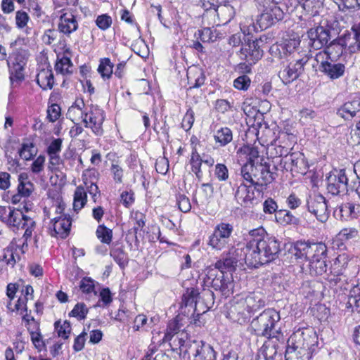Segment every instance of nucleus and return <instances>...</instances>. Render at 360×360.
<instances>
[{
	"mask_svg": "<svg viewBox=\"0 0 360 360\" xmlns=\"http://www.w3.org/2000/svg\"><path fill=\"white\" fill-rule=\"evenodd\" d=\"M96 234L97 238L103 243L110 244L112 238V231L104 225H99L97 227Z\"/></svg>",
	"mask_w": 360,
	"mask_h": 360,
	"instance_id": "obj_49",
	"label": "nucleus"
},
{
	"mask_svg": "<svg viewBox=\"0 0 360 360\" xmlns=\"http://www.w3.org/2000/svg\"><path fill=\"white\" fill-rule=\"evenodd\" d=\"M145 215L139 211H132L131 212L130 220L133 223L132 230L135 235L145 226Z\"/></svg>",
	"mask_w": 360,
	"mask_h": 360,
	"instance_id": "obj_46",
	"label": "nucleus"
},
{
	"mask_svg": "<svg viewBox=\"0 0 360 360\" xmlns=\"http://www.w3.org/2000/svg\"><path fill=\"white\" fill-rule=\"evenodd\" d=\"M309 244L310 243L304 240H298L291 247V254L295 256L298 262H304L307 257Z\"/></svg>",
	"mask_w": 360,
	"mask_h": 360,
	"instance_id": "obj_35",
	"label": "nucleus"
},
{
	"mask_svg": "<svg viewBox=\"0 0 360 360\" xmlns=\"http://www.w3.org/2000/svg\"><path fill=\"white\" fill-rule=\"evenodd\" d=\"M214 140L219 146H225L233 140V132L229 127H221L214 133Z\"/></svg>",
	"mask_w": 360,
	"mask_h": 360,
	"instance_id": "obj_36",
	"label": "nucleus"
},
{
	"mask_svg": "<svg viewBox=\"0 0 360 360\" xmlns=\"http://www.w3.org/2000/svg\"><path fill=\"white\" fill-rule=\"evenodd\" d=\"M327 189L333 195H338L347 191L348 179L343 169L335 170L328 177Z\"/></svg>",
	"mask_w": 360,
	"mask_h": 360,
	"instance_id": "obj_18",
	"label": "nucleus"
},
{
	"mask_svg": "<svg viewBox=\"0 0 360 360\" xmlns=\"http://www.w3.org/2000/svg\"><path fill=\"white\" fill-rule=\"evenodd\" d=\"M15 25L18 29L24 30L27 34L31 33L32 29L27 27L30 20L29 15L24 11H18L15 13Z\"/></svg>",
	"mask_w": 360,
	"mask_h": 360,
	"instance_id": "obj_47",
	"label": "nucleus"
},
{
	"mask_svg": "<svg viewBox=\"0 0 360 360\" xmlns=\"http://www.w3.org/2000/svg\"><path fill=\"white\" fill-rule=\"evenodd\" d=\"M283 341V339L277 341L275 338H267L261 348V353L266 360H273L277 354L278 342Z\"/></svg>",
	"mask_w": 360,
	"mask_h": 360,
	"instance_id": "obj_33",
	"label": "nucleus"
},
{
	"mask_svg": "<svg viewBox=\"0 0 360 360\" xmlns=\"http://www.w3.org/2000/svg\"><path fill=\"white\" fill-rule=\"evenodd\" d=\"M187 78L188 84L189 85L188 91L201 87L204 85L206 80V77L203 70L196 67L188 70Z\"/></svg>",
	"mask_w": 360,
	"mask_h": 360,
	"instance_id": "obj_29",
	"label": "nucleus"
},
{
	"mask_svg": "<svg viewBox=\"0 0 360 360\" xmlns=\"http://www.w3.org/2000/svg\"><path fill=\"white\" fill-rule=\"evenodd\" d=\"M300 44V39L297 35H293L292 37L285 39L283 45H281V48L283 51L288 53H292L295 50Z\"/></svg>",
	"mask_w": 360,
	"mask_h": 360,
	"instance_id": "obj_54",
	"label": "nucleus"
},
{
	"mask_svg": "<svg viewBox=\"0 0 360 360\" xmlns=\"http://www.w3.org/2000/svg\"><path fill=\"white\" fill-rule=\"evenodd\" d=\"M316 116V112L311 108H303L300 111V120L304 124L314 120Z\"/></svg>",
	"mask_w": 360,
	"mask_h": 360,
	"instance_id": "obj_60",
	"label": "nucleus"
},
{
	"mask_svg": "<svg viewBox=\"0 0 360 360\" xmlns=\"http://www.w3.org/2000/svg\"><path fill=\"white\" fill-rule=\"evenodd\" d=\"M205 272L204 281L207 286L226 297L233 293L234 281L231 274L219 272L216 269H206Z\"/></svg>",
	"mask_w": 360,
	"mask_h": 360,
	"instance_id": "obj_5",
	"label": "nucleus"
},
{
	"mask_svg": "<svg viewBox=\"0 0 360 360\" xmlns=\"http://www.w3.org/2000/svg\"><path fill=\"white\" fill-rule=\"evenodd\" d=\"M195 36L202 42H212L217 39V35L210 27L198 30L195 34Z\"/></svg>",
	"mask_w": 360,
	"mask_h": 360,
	"instance_id": "obj_53",
	"label": "nucleus"
},
{
	"mask_svg": "<svg viewBox=\"0 0 360 360\" xmlns=\"http://www.w3.org/2000/svg\"><path fill=\"white\" fill-rule=\"evenodd\" d=\"M308 58L303 57L290 61L283 65L279 71L278 76L285 84H288L295 80L304 72V67L307 64Z\"/></svg>",
	"mask_w": 360,
	"mask_h": 360,
	"instance_id": "obj_13",
	"label": "nucleus"
},
{
	"mask_svg": "<svg viewBox=\"0 0 360 360\" xmlns=\"http://www.w3.org/2000/svg\"><path fill=\"white\" fill-rule=\"evenodd\" d=\"M8 213L5 210L4 214L2 216V219L9 226H11L17 229H25L24 237L26 240L30 238L32 235V232L35 228L36 223L33 219L28 217L22 213L19 210L11 209L8 207Z\"/></svg>",
	"mask_w": 360,
	"mask_h": 360,
	"instance_id": "obj_7",
	"label": "nucleus"
},
{
	"mask_svg": "<svg viewBox=\"0 0 360 360\" xmlns=\"http://www.w3.org/2000/svg\"><path fill=\"white\" fill-rule=\"evenodd\" d=\"M228 250L224 252V255L229 259L230 262L234 266L238 263L243 264L245 262L248 266L252 267L250 260H248V255L250 252L251 248L249 247V241L246 243L245 246L240 244L236 245H229L227 248Z\"/></svg>",
	"mask_w": 360,
	"mask_h": 360,
	"instance_id": "obj_17",
	"label": "nucleus"
},
{
	"mask_svg": "<svg viewBox=\"0 0 360 360\" xmlns=\"http://www.w3.org/2000/svg\"><path fill=\"white\" fill-rule=\"evenodd\" d=\"M275 179L274 174L270 171V166L266 163H257L254 179L250 182L255 189L258 192H262L267 185Z\"/></svg>",
	"mask_w": 360,
	"mask_h": 360,
	"instance_id": "obj_16",
	"label": "nucleus"
},
{
	"mask_svg": "<svg viewBox=\"0 0 360 360\" xmlns=\"http://www.w3.org/2000/svg\"><path fill=\"white\" fill-rule=\"evenodd\" d=\"M188 340V334L183 330H180L178 316H176L174 320L169 322L163 338L157 340V342H169L172 350L177 353Z\"/></svg>",
	"mask_w": 360,
	"mask_h": 360,
	"instance_id": "obj_8",
	"label": "nucleus"
},
{
	"mask_svg": "<svg viewBox=\"0 0 360 360\" xmlns=\"http://www.w3.org/2000/svg\"><path fill=\"white\" fill-rule=\"evenodd\" d=\"M194 122V112L191 109H189L186 112L181 122V127L188 131L192 127Z\"/></svg>",
	"mask_w": 360,
	"mask_h": 360,
	"instance_id": "obj_63",
	"label": "nucleus"
},
{
	"mask_svg": "<svg viewBox=\"0 0 360 360\" xmlns=\"http://www.w3.org/2000/svg\"><path fill=\"white\" fill-rule=\"evenodd\" d=\"M60 116V107L58 104H52L48 108L47 118L51 122H54Z\"/></svg>",
	"mask_w": 360,
	"mask_h": 360,
	"instance_id": "obj_64",
	"label": "nucleus"
},
{
	"mask_svg": "<svg viewBox=\"0 0 360 360\" xmlns=\"http://www.w3.org/2000/svg\"><path fill=\"white\" fill-rule=\"evenodd\" d=\"M280 148L279 155L282 157L280 161V165L286 171H290L292 172H296L300 174H305L307 171V164L304 160V155L301 153H292L290 154H285L287 153V149L285 150L283 148Z\"/></svg>",
	"mask_w": 360,
	"mask_h": 360,
	"instance_id": "obj_10",
	"label": "nucleus"
},
{
	"mask_svg": "<svg viewBox=\"0 0 360 360\" xmlns=\"http://www.w3.org/2000/svg\"><path fill=\"white\" fill-rule=\"evenodd\" d=\"M86 192L82 186L77 187L74 194L73 208L74 210L78 212L86 203Z\"/></svg>",
	"mask_w": 360,
	"mask_h": 360,
	"instance_id": "obj_44",
	"label": "nucleus"
},
{
	"mask_svg": "<svg viewBox=\"0 0 360 360\" xmlns=\"http://www.w3.org/2000/svg\"><path fill=\"white\" fill-rule=\"evenodd\" d=\"M213 296L214 294L212 291L207 290L203 292L202 297L203 299L201 300V299L199 300L198 302L195 303V305H194V308L193 310L188 309L187 313V316H199L200 315L205 313L208 309L210 308L209 304L204 302V300L205 299L210 300V302L213 301Z\"/></svg>",
	"mask_w": 360,
	"mask_h": 360,
	"instance_id": "obj_32",
	"label": "nucleus"
},
{
	"mask_svg": "<svg viewBox=\"0 0 360 360\" xmlns=\"http://www.w3.org/2000/svg\"><path fill=\"white\" fill-rule=\"evenodd\" d=\"M95 281L89 277L83 278L79 283V288L83 293L90 294L95 292Z\"/></svg>",
	"mask_w": 360,
	"mask_h": 360,
	"instance_id": "obj_59",
	"label": "nucleus"
},
{
	"mask_svg": "<svg viewBox=\"0 0 360 360\" xmlns=\"http://www.w3.org/2000/svg\"><path fill=\"white\" fill-rule=\"evenodd\" d=\"M251 239L249 247L251 248L248 255L252 267L267 264L275 260L281 251L280 241L275 237L270 236L263 227L250 231Z\"/></svg>",
	"mask_w": 360,
	"mask_h": 360,
	"instance_id": "obj_1",
	"label": "nucleus"
},
{
	"mask_svg": "<svg viewBox=\"0 0 360 360\" xmlns=\"http://www.w3.org/2000/svg\"><path fill=\"white\" fill-rule=\"evenodd\" d=\"M360 112V97L345 103L337 111V114L345 120H351Z\"/></svg>",
	"mask_w": 360,
	"mask_h": 360,
	"instance_id": "obj_27",
	"label": "nucleus"
},
{
	"mask_svg": "<svg viewBox=\"0 0 360 360\" xmlns=\"http://www.w3.org/2000/svg\"><path fill=\"white\" fill-rule=\"evenodd\" d=\"M340 11L353 13L360 9V0H333Z\"/></svg>",
	"mask_w": 360,
	"mask_h": 360,
	"instance_id": "obj_43",
	"label": "nucleus"
},
{
	"mask_svg": "<svg viewBox=\"0 0 360 360\" xmlns=\"http://www.w3.org/2000/svg\"><path fill=\"white\" fill-rule=\"evenodd\" d=\"M10 74V81L13 85L15 82H20L24 79V65L23 61H18L17 59L11 63H8Z\"/></svg>",
	"mask_w": 360,
	"mask_h": 360,
	"instance_id": "obj_30",
	"label": "nucleus"
},
{
	"mask_svg": "<svg viewBox=\"0 0 360 360\" xmlns=\"http://www.w3.org/2000/svg\"><path fill=\"white\" fill-rule=\"evenodd\" d=\"M318 338L311 328H299L288 341L286 360H309L315 349Z\"/></svg>",
	"mask_w": 360,
	"mask_h": 360,
	"instance_id": "obj_2",
	"label": "nucleus"
},
{
	"mask_svg": "<svg viewBox=\"0 0 360 360\" xmlns=\"http://www.w3.org/2000/svg\"><path fill=\"white\" fill-rule=\"evenodd\" d=\"M327 252L323 253V255L319 257L311 259V261L308 263L309 274L312 276L322 275L327 271L326 264Z\"/></svg>",
	"mask_w": 360,
	"mask_h": 360,
	"instance_id": "obj_31",
	"label": "nucleus"
},
{
	"mask_svg": "<svg viewBox=\"0 0 360 360\" xmlns=\"http://www.w3.org/2000/svg\"><path fill=\"white\" fill-rule=\"evenodd\" d=\"M238 154L247 160L245 163L257 164L259 158V151L257 148L250 146H243L238 150Z\"/></svg>",
	"mask_w": 360,
	"mask_h": 360,
	"instance_id": "obj_39",
	"label": "nucleus"
},
{
	"mask_svg": "<svg viewBox=\"0 0 360 360\" xmlns=\"http://www.w3.org/2000/svg\"><path fill=\"white\" fill-rule=\"evenodd\" d=\"M198 290L194 288H188L182 296L181 313L187 316L188 309L193 310L194 305L200 300Z\"/></svg>",
	"mask_w": 360,
	"mask_h": 360,
	"instance_id": "obj_26",
	"label": "nucleus"
},
{
	"mask_svg": "<svg viewBox=\"0 0 360 360\" xmlns=\"http://www.w3.org/2000/svg\"><path fill=\"white\" fill-rule=\"evenodd\" d=\"M307 207L321 222H326L329 217L328 205L325 198L320 194L310 195L307 200Z\"/></svg>",
	"mask_w": 360,
	"mask_h": 360,
	"instance_id": "obj_15",
	"label": "nucleus"
},
{
	"mask_svg": "<svg viewBox=\"0 0 360 360\" xmlns=\"http://www.w3.org/2000/svg\"><path fill=\"white\" fill-rule=\"evenodd\" d=\"M215 11L224 24L229 22L236 13L234 7L229 4L217 6Z\"/></svg>",
	"mask_w": 360,
	"mask_h": 360,
	"instance_id": "obj_37",
	"label": "nucleus"
},
{
	"mask_svg": "<svg viewBox=\"0 0 360 360\" xmlns=\"http://www.w3.org/2000/svg\"><path fill=\"white\" fill-rule=\"evenodd\" d=\"M55 330L58 335L63 339H67L69 337L71 330L70 323L68 321H64L63 323L60 321L55 322Z\"/></svg>",
	"mask_w": 360,
	"mask_h": 360,
	"instance_id": "obj_52",
	"label": "nucleus"
},
{
	"mask_svg": "<svg viewBox=\"0 0 360 360\" xmlns=\"http://www.w3.org/2000/svg\"><path fill=\"white\" fill-rule=\"evenodd\" d=\"M251 84V79L247 75H241L233 80V86L240 91H247Z\"/></svg>",
	"mask_w": 360,
	"mask_h": 360,
	"instance_id": "obj_58",
	"label": "nucleus"
},
{
	"mask_svg": "<svg viewBox=\"0 0 360 360\" xmlns=\"http://www.w3.org/2000/svg\"><path fill=\"white\" fill-rule=\"evenodd\" d=\"M264 8L259 18L257 20V23L261 30H265L283 18L285 12L281 5L271 2L264 6Z\"/></svg>",
	"mask_w": 360,
	"mask_h": 360,
	"instance_id": "obj_12",
	"label": "nucleus"
},
{
	"mask_svg": "<svg viewBox=\"0 0 360 360\" xmlns=\"http://www.w3.org/2000/svg\"><path fill=\"white\" fill-rule=\"evenodd\" d=\"M18 181V192L22 197L30 196L34 190V185L28 180L27 175L26 174H20Z\"/></svg>",
	"mask_w": 360,
	"mask_h": 360,
	"instance_id": "obj_41",
	"label": "nucleus"
},
{
	"mask_svg": "<svg viewBox=\"0 0 360 360\" xmlns=\"http://www.w3.org/2000/svg\"><path fill=\"white\" fill-rule=\"evenodd\" d=\"M264 306V302L258 296L255 294H250L246 296L244 300H241L240 302L235 306L236 309L243 308V311H240L239 313L245 316V310L248 314L253 313L257 311L262 307Z\"/></svg>",
	"mask_w": 360,
	"mask_h": 360,
	"instance_id": "obj_24",
	"label": "nucleus"
},
{
	"mask_svg": "<svg viewBox=\"0 0 360 360\" xmlns=\"http://www.w3.org/2000/svg\"><path fill=\"white\" fill-rule=\"evenodd\" d=\"M177 354L183 357L187 354L191 360H216L214 349L202 340L189 339Z\"/></svg>",
	"mask_w": 360,
	"mask_h": 360,
	"instance_id": "obj_6",
	"label": "nucleus"
},
{
	"mask_svg": "<svg viewBox=\"0 0 360 360\" xmlns=\"http://www.w3.org/2000/svg\"><path fill=\"white\" fill-rule=\"evenodd\" d=\"M157 320L155 317L150 319L148 321L147 317L143 314H139L136 316L134 322L133 330L134 331L144 330L147 331L151 328L154 322Z\"/></svg>",
	"mask_w": 360,
	"mask_h": 360,
	"instance_id": "obj_42",
	"label": "nucleus"
},
{
	"mask_svg": "<svg viewBox=\"0 0 360 360\" xmlns=\"http://www.w3.org/2000/svg\"><path fill=\"white\" fill-rule=\"evenodd\" d=\"M36 82L42 90L46 91L53 89L55 80L53 71L49 65L46 68H42L39 70L37 75Z\"/></svg>",
	"mask_w": 360,
	"mask_h": 360,
	"instance_id": "obj_28",
	"label": "nucleus"
},
{
	"mask_svg": "<svg viewBox=\"0 0 360 360\" xmlns=\"http://www.w3.org/2000/svg\"><path fill=\"white\" fill-rule=\"evenodd\" d=\"M318 70L330 79H337L342 77L345 72V65L341 63L330 62L328 60H315Z\"/></svg>",
	"mask_w": 360,
	"mask_h": 360,
	"instance_id": "obj_19",
	"label": "nucleus"
},
{
	"mask_svg": "<svg viewBox=\"0 0 360 360\" xmlns=\"http://www.w3.org/2000/svg\"><path fill=\"white\" fill-rule=\"evenodd\" d=\"M89 309L85 304L77 303L72 310L70 312L69 316L77 318L78 320H82L86 318Z\"/></svg>",
	"mask_w": 360,
	"mask_h": 360,
	"instance_id": "obj_57",
	"label": "nucleus"
},
{
	"mask_svg": "<svg viewBox=\"0 0 360 360\" xmlns=\"http://www.w3.org/2000/svg\"><path fill=\"white\" fill-rule=\"evenodd\" d=\"M240 58L250 65L256 63L263 56V51L256 41H249L243 45L240 51Z\"/></svg>",
	"mask_w": 360,
	"mask_h": 360,
	"instance_id": "obj_21",
	"label": "nucleus"
},
{
	"mask_svg": "<svg viewBox=\"0 0 360 360\" xmlns=\"http://www.w3.org/2000/svg\"><path fill=\"white\" fill-rule=\"evenodd\" d=\"M72 63L68 56L64 54H58L55 64V70L57 74L70 75L72 73Z\"/></svg>",
	"mask_w": 360,
	"mask_h": 360,
	"instance_id": "obj_34",
	"label": "nucleus"
},
{
	"mask_svg": "<svg viewBox=\"0 0 360 360\" xmlns=\"http://www.w3.org/2000/svg\"><path fill=\"white\" fill-rule=\"evenodd\" d=\"M202 162V160L196 149L193 150L190 159V164L191 165L192 172L195 174L196 177L199 180L202 176V172L201 170Z\"/></svg>",
	"mask_w": 360,
	"mask_h": 360,
	"instance_id": "obj_48",
	"label": "nucleus"
},
{
	"mask_svg": "<svg viewBox=\"0 0 360 360\" xmlns=\"http://www.w3.org/2000/svg\"><path fill=\"white\" fill-rule=\"evenodd\" d=\"M235 199L238 204L245 207H250L255 200V190L251 186L241 183L234 193Z\"/></svg>",
	"mask_w": 360,
	"mask_h": 360,
	"instance_id": "obj_22",
	"label": "nucleus"
},
{
	"mask_svg": "<svg viewBox=\"0 0 360 360\" xmlns=\"http://www.w3.org/2000/svg\"><path fill=\"white\" fill-rule=\"evenodd\" d=\"M279 313L274 309H267L254 319L251 327L259 336L275 338L277 341L283 340L279 321Z\"/></svg>",
	"mask_w": 360,
	"mask_h": 360,
	"instance_id": "obj_3",
	"label": "nucleus"
},
{
	"mask_svg": "<svg viewBox=\"0 0 360 360\" xmlns=\"http://www.w3.org/2000/svg\"><path fill=\"white\" fill-rule=\"evenodd\" d=\"M36 153L37 150L32 143H23L20 150V156L25 160H30Z\"/></svg>",
	"mask_w": 360,
	"mask_h": 360,
	"instance_id": "obj_56",
	"label": "nucleus"
},
{
	"mask_svg": "<svg viewBox=\"0 0 360 360\" xmlns=\"http://www.w3.org/2000/svg\"><path fill=\"white\" fill-rule=\"evenodd\" d=\"M240 30L245 35L252 34L258 31L257 25L252 18H247L240 22Z\"/></svg>",
	"mask_w": 360,
	"mask_h": 360,
	"instance_id": "obj_55",
	"label": "nucleus"
},
{
	"mask_svg": "<svg viewBox=\"0 0 360 360\" xmlns=\"http://www.w3.org/2000/svg\"><path fill=\"white\" fill-rule=\"evenodd\" d=\"M298 2L307 13L313 16L318 15L323 8L322 0H298Z\"/></svg>",
	"mask_w": 360,
	"mask_h": 360,
	"instance_id": "obj_38",
	"label": "nucleus"
},
{
	"mask_svg": "<svg viewBox=\"0 0 360 360\" xmlns=\"http://www.w3.org/2000/svg\"><path fill=\"white\" fill-rule=\"evenodd\" d=\"M97 70L103 79H110L113 72V64L108 58H101Z\"/></svg>",
	"mask_w": 360,
	"mask_h": 360,
	"instance_id": "obj_45",
	"label": "nucleus"
},
{
	"mask_svg": "<svg viewBox=\"0 0 360 360\" xmlns=\"http://www.w3.org/2000/svg\"><path fill=\"white\" fill-rule=\"evenodd\" d=\"M343 51V45L338 41H333L323 50L316 53L314 60H319L323 58V60L336 62L342 55Z\"/></svg>",
	"mask_w": 360,
	"mask_h": 360,
	"instance_id": "obj_23",
	"label": "nucleus"
},
{
	"mask_svg": "<svg viewBox=\"0 0 360 360\" xmlns=\"http://www.w3.org/2000/svg\"><path fill=\"white\" fill-rule=\"evenodd\" d=\"M233 231L232 224L225 222L218 224L209 236L208 245L216 251H221L229 248Z\"/></svg>",
	"mask_w": 360,
	"mask_h": 360,
	"instance_id": "obj_9",
	"label": "nucleus"
},
{
	"mask_svg": "<svg viewBox=\"0 0 360 360\" xmlns=\"http://www.w3.org/2000/svg\"><path fill=\"white\" fill-rule=\"evenodd\" d=\"M112 18L108 14L98 15L96 20V25L102 30H108L112 25Z\"/></svg>",
	"mask_w": 360,
	"mask_h": 360,
	"instance_id": "obj_61",
	"label": "nucleus"
},
{
	"mask_svg": "<svg viewBox=\"0 0 360 360\" xmlns=\"http://www.w3.org/2000/svg\"><path fill=\"white\" fill-rule=\"evenodd\" d=\"M309 44L315 49H320L327 44L330 39V31L323 26L311 28L307 32Z\"/></svg>",
	"mask_w": 360,
	"mask_h": 360,
	"instance_id": "obj_20",
	"label": "nucleus"
},
{
	"mask_svg": "<svg viewBox=\"0 0 360 360\" xmlns=\"http://www.w3.org/2000/svg\"><path fill=\"white\" fill-rule=\"evenodd\" d=\"M349 202L342 203L334 210V215L342 221L350 220V208Z\"/></svg>",
	"mask_w": 360,
	"mask_h": 360,
	"instance_id": "obj_51",
	"label": "nucleus"
},
{
	"mask_svg": "<svg viewBox=\"0 0 360 360\" xmlns=\"http://www.w3.org/2000/svg\"><path fill=\"white\" fill-rule=\"evenodd\" d=\"M64 209L63 203L57 202L50 208L45 207L44 210L45 216L51 219L49 229L51 236L64 238L70 231L71 218L63 213Z\"/></svg>",
	"mask_w": 360,
	"mask_h": 360,
	"instance_id": "obj_4",
	"label": "nucleus"
},
{
	"mask_svg": "<svg viewBox=\"0 0 360 360\" xmlns=\"http://www.w3.org/2000/svg\"><path fill=\"white\" fill-rule=\"evenodd\" d=\"M347 264V257L344 255H339L335 260L331 267V274L328 276V280L331 286H335L340 289L347 290L348 283L346 276L342 272V269Z\"/></svg>",
	"mask_w": 360,
	"mask_h": 360,
	"instance_id": "obj_14",
	"label": "nucleus"
},
{
	"mask_svg": "<svg viewBox=\"0 0 360 360\" xmlns=\"http://www.w3.org/2000/svg\"><path fill=\"white\" fill-rule=\"evenodd\" d=\"M327 252V247L323 243H310L309 250L307 251V257L304 259V262L309 263L311 259L321 257L323 253Z\"/></svg>",
	"mask_w": 360,
	"mask_h": 360,
	"instance_id": "obj_40",
	"label": "nucleus"
},
{
	"mask_svg": "<svg viewBox=\"0 0 360 360\" xmlns=\"http://www.w3.org/2000/svg\"><path fill=\"white\" fill-rule=\"evenodd\" d=\"M82 120L84 126L90 128L97 136L103 134V123L105 120L104 111L97 105H92L89 109L86 108L84 112H82Z\"/></svg>",
	"mask_w": 360,
	"mask_h": 360,
	"instance_id": "obj_11",
	"label": "nucleus"
},
{
	"mask_svg": "<svg viewBox=\"0 0 360 360\" xmlns=\"http://www.w3.org/2000/svg\"><path fill=\"white\" fill-rule=\"evenodd\" d=\"M256 164L244 163L240 169V174L243 179L250 183L254 179L255 174Z\"/></svg>",
	"mask_w": 360,
	"mask_h": 360,
	"instance_id": "obj_50",
	"label": "nucleus"
},
{
	"mask_svg": "<svg viewBox=\"0 0 360 360\" xmlns=\"http://www.w3.org/2000/svg\"><path fill=\"white\" fill-rule=\"evenodd\" d=\"M78 28V22L75 15L72 13H64L59 18L58 30L60 32L70 35Z\"/></svg>",
	"mask_w": 360,
	"mask_h": 360,
	"instance_id": "obj_25",
	"label": "nucleus"
},
{
	"mask_svg": "<svg viewBox=\"0 0 360 360\" xmlns=\"http://www.w3.org/2000/svg\"><path fill=\"white\" fill-rule=\"evenodd\" d=\"M62 143L61 139H53L46 148L47 155L59 154L62 149Z\"/></svg>",
	"mask_w": 360,
	"mask_h": 360,
	"instance_id": "obj_62",
	"label": "nucleus"
}]
</instances>
